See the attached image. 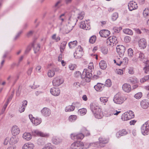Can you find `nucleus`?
<instances>
[{
  "mask_svg": "<svg viewBox=\"0 0 149 149\" xmlns=\"http://www.w3.org/2000/svg\"><path fill=\"white\" fill-rule=\"evenodd\" d=\"M141 130L143 135H148L149 134V120L146 121L142 125Z\"/></svg>",
  "mask_w": 149,
  "mask_h": 149,
  "instance_id": "0eeeda50",
  "label": "nucleus"
},
{
  "mask_svg": "<svg viewBox=\"0 0 149 149\" xmlns=\"http://www.w3.org/2000/svg\"><path fill=\"white\" fill-rule=\"evenodd\" d=\"M127 99L125 97H123L119 94H116L115 95L113 99L114 102L117 104H120Z\"/></svg>",
  "mask_w": 149,
  "mask_h": 149,
  "instance_id": "423d86ee",
  "label": "nucleus"
},
{
  "mask_svg": "<svg viewBox=\"0 0 149 149\" xmlns=\"http://www.w3.org/2000/svg\"><path fill=\"white\" fill-rule=\"evenodd\" d=\"M86 109L85 108H83L79 110L78 113L81 115L83 116L86 114Z\"/></svg>",
  "mask_w": 149,
  "mask_h": 149,
  "instance_id": "a19ab883",
  "label": "nucleus"
},
{
  "mask_svg": "<svg viewBox=\"0 0 149 149\" xmlns=\"http://www.w3.org/2000/svg\"><path fill=\"white\" fill-rule=\"evenodd\" d=\"M118 17V13H115L113 14L111 19L113 21H115L117 19Z\"/></svg>",
  "mask_w": 149,
  "mask_h": 149,
  "instance_id": "603ef678",
  "label": "nucleus"
},
{
  "mask_svg": "<svg viewBox=\"0 0 149 149\" xmlns=\"http://www.w3.org/2000/svg\"><path fill=\"white\" fill-rule=\"evenodd\" d=\"M22 137L24 139L27 141L30 140L32 138L31 134L29 133L26 132L23 134Z\"/></svg>",
  "mask_w": 149,
  "mask_h": 149,
  "instance_id": "c85d7f7f",
  "label": "nucleus"
},
{
  "mask_svg": "<svg viewBox=\"0 0 149 149\" xmlns=\"http://www.w3.org/2000/svg\"><path fill=\"white\" fill-rule=\"evenodd\" d=\"M77 118L76 116L72 115L70 116L69 117V120L70 121L73 122L75 121Z\"/></svg>",
  "mask_w": 149,
  "mask_h": 149,
  "instance_id": "a18cd8bd",
  "label": "nucleus"
},
{
  "mask_svg": "<svg viewBox=\"0 0 149 149\" xmlns=\"http://www.w3.org/2000/svg\"><path fill=\"white\" fill-rule=\"evenodd\" d=\"M84 135L82 133H80L77 134V139H82L84 137Z\"/></svg>",
  "mask_w": 149,
  "mask_h": 149,
  "instance_id": "13d9d810",
  "label": "nucleus"
},
{
  "mask_svg": "<svg viewBox=\"0 0 149 149\" xmlns=\"http://www.w3.org/2000/svg\"><path fill=\"white\" fill-rule=\"evenodd\" d=\"M70 137L72 139L74 140H77V134H71L70 135Z\"/></svg>",
  "mask_w": 149,
  "mask_h": 149,
  "instance_id": "bf43d9fd",
  "label": "nucleus"
},
{
  "mask_svg": "<svg viewBox=\"0 0 149 149\" xmlns=\"http://www.w3.org/2000/svg\"><path fill=\"white\" fill-rule=\"evenodd\" d=\"M100 101L103 103L106 102L108 100V98L106 97H102L100 98Z\"/></svg>",
  "mask_w": 149,
  "mask_h": 149,
  "instance_id": "6e6d98bb",
  "label": "nucleus"
},
{
  "mask_svg": "<svg viewBox=\"0 0 149 149\" xmlns=\"http://www.w3.org/2000/svg\"><path fill=\"white\" fill-rule=\"evenodd\" d=\"M48 76L50 77H52L55 75V72L52 69L48 71L47 72Z\"/></svg>",
  "mask_w": 149,
  "mask_h": 149,
  "instance_id": "37998d69",
  "label": "nucleus"
},
{
  "mask_svg": "<svg viewBox=\"0 0 149 149\" xmlns=\"http://www.w3.org/2000/svg\"><path fill=\"white\" fill-rule=\"evenodd\" d=\"M116 38L114 36H111L107 39V43L110 45L114 46L118 43Z\"/></svg>",
  "mask_w": 149,
  "mask_h": 149,
  "instance_id": "9d476101",
  "label": "nucleus"
},
{
  "mask_svg": "<svg viewBox=\"0 0 149 149\" xmlns=\"http://www.w3.org/2000/svg\"><path fill=\"white\" fill-rule=\"evenodd\" d=\"M69 67L70 70H73L76 68V65L75 64H70L69 65Z\"/></svg>",
  "mask_w": 149,
  "mask_h": 149,
  "instance_id": "e2e57ef3",
  "label": "nucleus"
},
{
  "mask_svg": "<svg viewBox=\"0 0 149 149\" xmlns=\"http://www.w3.org/2000/svg\"><path fill=\"white\" fill-rule=\"evenodd\" d=\"M86 24L85 22L84 21L81 22L80 23V27L81 28L83 29H84L86 30H89L90 29V26H88L87 28L85 27L86 26Z\"/></svg>",
  "mask_w": 149,
  "mask_h": 149,
  "instance_id": "f704fd0d",
  "label": "nucleus"
},
{
  "mask_svg": "<svg viewBox=\"0 0 149 149\" xmlns=\"http://www.w3.org/2000/svg\"><path fill=\"white\" fill-rule=\"evenodd\" d=\"M128 6L130 10L131 11L137 9L138 7L136 3L133 1L130 2Z\"/></svg>",
  "mask_w": 149,
  "mask_h": 149,
  "instance_id": "4468645a",
  "label": "nucleus"
},
{
  "mask_svg": "<svg viewBox=\"0 0 149 149\" xmlns=\"http://www.w3.org/2000/svg\"><path fill=\"white\" fill-rule=\"evenodd\" d=\"M53 146L51 143H49L42 149H53Z\"/></svg>",
  "mask_w": 149,
  "mask_h": 149,
  "instance_id": "8fccbe9b",
  "label": "nucleus"
},
{
  "mask_svg": "<svg viewBox=\"0 0 149 149\" xmlns=\"http://www.w3.org/2000/svg\"><path fill=\"white\" fill-rule=\"evenodd\" d=\"M131 40V38L128 36H125L124 39L125 41L127 43L129 42Z\"/></svg>",
  "mask_w": 149,
  "mask_h": 149,
  "instance_id": "680f3d73",
  "label": "nucleus"
},
{
  "mask_svg": "<svg viewBox=\"0 0 149 149\" xmlns=\"http://www.w3.org/2000/svg\"><path fill=\"white\" fill-rule=\"evenodd\" d=\"M140 61L143 62H146V63L148 62V60H147L145 57L143 53L140 52L139 53V56L138 57Z\"/></svg>",
  "mask_w": 149,
  "mask_h": 149,
  "instance_id": "c756f323",
  "label": "nucleus"
},
{
  "mask_svg": "<svg viewBox=\"0 0 149 149\" xmlns=\"http://www.w3.org/2000/svg\"><path fill=\"white\" fill-rule=\"evenodd\" d=\"M148 63H146V66L144 68L143 70L144 71V72L145 73H148V72L149 71V65H148Z\"/></svg>",
  "mask_w": 149,
  "mask_h": 149,
  "instance_id": "3c124183",
  "label": "nucleus"
},
{
  "mask_svg": "<svg viewBox=\"0 0 149 149\" xmlns=\"http://www.w3.org/2000/svg\"><path fill=\"white\" fill-rule=\"evenodd\" d=\"M134 117V115L132 111H130L129 112H125L121 116V119L123 120H127L133 118Z\"/></svg>",
  "mask_w": 149,
  "mask_h": 149,
  "instance_id": "39448f33",
  "label": "nucleus"
},
{
  "mask_svg": "<svg viewBox=\"0 0 149 149\" xmlns=\"http://www.w3.org/2000/svg\"><path fill=\"white\" fill-rule=\"evenodd\" d=\"M143 15L144 17L147 19L149 18V9H145L143 11Z\"/></svg>",
  "mask_w": 149,
  "mask_h": 149,
  "instance_id": "58836bf2",
  "label": "nucleus"
},
{
  "mask_svg": "<svg viewBox=\"0 0 149 149\" xmlns=\"http://www.w3.org/2000/svg\"><path fill=\"white\" fill-rule=\"evenodd\" d=\"M128 82L134 84L137 82L138 80L135 77H130L128 79Z\"/></svg>",
  "mask_w": 149,
  "mask_h": 149,
  "instance_id": "e433bc0d",
  "label": "nucleus"
},
{
  "mask_svg": "<svg viewBox=\"0 0 149 149\" xmlns=\"http://www.w3.org/2000/svg\"><path fill=\"white\" fill-rule=\"evenodd\" d=\"M91 109L95 118H101L103 116V113L100 108L96 104L91 103L90 105Z\"/></svg>",
  "mask_w": 149,
  "mask_h": 149,
  "instance_id": "f257e3e1",
  "label": "nucleus"
},
{
  "mask_svg": "<svg viewBox=\"0 0 149 149\" xmlns=\"http://www.w3.org/2000/svg\"><path fill=\"white\" fill-rule=\"evenodd\" d=\"M69 24L64 26L62 29L63 33L67 34L69 33L71 31L74 26L75 25L73 24L72 22L69 20L68 22Z\"/></svg>",
  "mask_w": 149,
  "mask_h": 149,
  "instance_id": "1a4fd4ad",
  "label": "nucleus"
},
{
  "mask_svg": "<svg viewBox=\"0 0 149 149\" xmlns=\"http://www.w3.org/2000/svg\"><path fill=\"white\" fill-rule=\"evenodd\" d=\"M123 32L127 34L130 35H132L133 34V32L130 29H123Z\"/></svg>",
  "mask_w": 149,
  "mask_h": 149,
  "instance_id": "79ce46f5",
  "label": "nucleus"
},
{
  "mask_svg": "<svg viewBox=\"0 0 149 149\" xmlns=\"http://www.w3.org/2000/svg\"><path fill=\"white\" fill-rule=\"evenodd\" d=\"M50 92L52 95L57 96L60 94V91L58 88H53L51 89Z\"/></svg>",
  "mask_w": 149,
  "mask_h": 149,
  "instance_id": "dca6fc26",
  "label": "nucleus"
},
{
  "mask_svg": "<svg viewBox=\"0 0 149 149\" xmlns=\"http://www.w3.org/2000/svg\"><path fill=\"white\" fill-rule=\"evenodd\" d=\"M111 85V82L110 79H108L105 82V85L107 87H110Z\"/></svg>",
  "mask_w": 149,
  "mask_h": 149,
  "instance_id": "4d7b16f0",
  "label": "nucleus"
},
{
  "mask_svg": "<svg viewBox=\"0 0 149 149\" xmlns=\"http://www.w3.org/2000/svg\"><path fill=\"white\" fill-rule=\"evenodd\" d=\"M149 79V75L145 76L143 78H141L140 81L141 83H143L145 81H146Z\"/></svg>",
  "mask_w": 149,
  "mask_h": 149,
  "instance_id": "864d4df0",
  "label": "nucleus"
},
{
  "mask_svg": "<svg viewBox=\"0 0 149 149\" xmlns=\"http://www.w3.org/2000/svg\"><path fill=\"white\" fill-rule=\"evenodd\" d=\"M33 69V67H31L29 68L27 71V74L28 75H31Z\"/></svg>",
  "mask_w": 149,
  "mask_h": 149,
  "instance_id": "338daca9",
  "label": "nucleus"
},
{
  "mask_svg": "<svg viewBox=\"0 0 149 149\" xmlns=\"http://www.w3.org/2000/svg\"><path fill=\"white\" fill-rule=\"evenodd\" d=\"M143 15L144 17L147 19L149 18V9H145L143 11Z\"/></svg>",
  "mask_w": 149,
  "mask_h": 149,
  "instance_id": "4c0bfd02",
  "label": "nucleus"
},
{
  "mask_svg": "<svg viewBox=\"0 0 149 149\" xmlns=\"http://www.w3.org/2000/svg\"><path fill=\"white\" fill-rule=\"evenodd\" d=\"M128 54L130 57H132L134 55L133 51L131 48H129L128 50Z\"/></svg>",
  "mask_w": 149,
  "mask_h": 149,
  "instance_id": "de8ad7c7",
  "label": "nucleus"
},
{
  "mask_svg": "<svg viewBox=\"0 0 149 149\" xmlns=\"http://www.w3.org/2000/svg\"><path fill=\"white\" fill-rule=\"evenodd\" d=\"M90 65L88 66V70L84 69L81 76V79H85L86 81L88 82L90 81L92 76L91 72L93 67V63H91Z\"/></svg>",
  "mask_w": 149,
  "mask_h": 149,
  "instance_id": "f03ea898",
  "label": "nucleus"
},
{
  "mask_svg": "<svg viewBox=\"0 0 149 149\" xmlns=\"http://www.w3.org/2000/svg\"><path fill=\"white\" fill-rule=\"evenodd\" d=\"M99 142H98L99 143L98 145L99 146L98 147H99L100 146V144H106L108 143L109 140V139H106L105 138L101 137H100L99 139Z\"/></svg>",
  "mask_w": 149,
  "mask_h": 149,
  "instance_id": "393cba45",
  "label": "nucleus"
},
{
  "mask_svg": "<svg viewBox=\"0 0 149 149\" xmlns=\"http://www.w3.org/2000/svg\"><path fill=\"white\" fill-rule=\"evenodd\" d=\"M102 86H103V84L98 83L97 85L94 86V88L97 91H101L102 90Z\"/></svg>",
  "mask_w": 149,
  "mask_h": 149,
  "instance_id": "72a5a7b5",
  "label": "nucleus"
},
{
  "mask_svg": "<svg viewBox=\"0 0 149 149\" xmlns=\"http://www.w3.org/2000/svg\"><path fill=\"white\" fill-rule=\"evenodd\" d=\"M64 81L63 79L58 76L54 77L52 81L53 85L55 86H58L62 84Z\"/></svg>",
  "mask_w": 149,
  "mask_h": 149,
  "instance_id": "6e6552de",
  "label": "nucleus"
},
{
  "mask_svg": "<svg viewBox=\"0 0 149 149\" xmlns=\"http://www.w3.org/2000/svg\"><path fill=\"white\" fill-rule=\"evenodd\" d=\"M116 51L120 56H123L125 51V47L123 45H118L116 47Z\"/></svg>",
  "mask_w": 149,
  "mask_h": 149,
  "instance_id": "9b49d317",
  "label": "nucleus"
},
{
  "mask_svg": "<svg viewBox=\"0 0 149 149\" xmlns=\"http://www.w3.org/2000/svg\"><path fill=\"white\" fill-rule=\"evenodd\" d=\"M122 29V28L120 27H115L113 29L114 32L116 33H118Z\"/></svg>",
  "mask_w": 149,
  "mask_h": 149,
  "instance_id": "5fc2aeb1",
  "label": "nucleus"
},
{
  "mask_svg": "<svg viewBox=\"0 0 149 149\" xmlns=\"http://www.w3.org/2000/svg\"><path fill=\"white\" fill-rule=\"evenodd\" d=\"M36 42L35 40L32 43L29 45L27 47L25 52V54H28L31 50V47H33L34 48V53H36L38 52L40 49V46L39 44H36Z\"/></svg>",
  "mask_w": 149,
  "mask_h": 149,
  "instance_id": "20e7f679",
  "label": "nucleus"
},
{
  "mask_svg": "<svg viewBox=\"0 0 149 149\" xmlns=\"http://www.w3.org/2000/svg\"><path fill=\"white\" fill-rule=\"evenodd\" d=\"M143 96V93L141 92H139L136 93L134 95V97L137 99H140Z\"/></svg>",
  "mask_w": 149,
  "mask_h": 149,
  "instance_id": "c03bdc74",
  "label": "nucleus"
},
{
  "mask_svg": "<svg viewBox=\"0 0 149 149\" xmlns=\"http://www.w3.org/2000/svg\"><path fill=\"white\" fill-rule=\"evenodd\" d=\"M33 135L35 136H40L41 137H47L49 136V134L44 133L37 130H34L32 132Z\"/></svg>",
  "mask_w": 149,
  "mask_h": 149,
  "instance_id": "f8f14e48",
  "label": "nucleus"
},
{
  "mask_svg": "<svg viewBox=\"0 0 149 149\" xmlns=\"http://www.w3.org/2000/svg\"><path fill=\"white\" fill-rule=\"evenodd\" d=\"M27 104V101L25 100L22 102V104L21 107L19 108V111L20 113L24 112L25 110V108Z\"/></svg>",
  "mask_w": 149,
  "mask_h": 149,
  "instance_id": "cd10ccee",
  "label": "nucleus"
},
{
  "mask_svg": "<svg viewBox=\"0 0 149 149\" xmlns=\"http://www.w3.org/2000/svg\"><path fill=\"white\" fill-rule=\"evenodd\" d=\"M77 42L76 40L69 42L68 44L70 48H73L77 45Z\"/></svg>",
  "mask_w": 149,
  "mask_h": 149,
  "instance_id": "ea45409f",
  "label": "nucleus"
},
{
  "mask_svg": "<svg viewBox=\"0 0 149 149\" xmlns=\"http://www.w3.org/2000/svg\"><path fill=\"white\" fill-rule=\"evenodd\" d=\"M52 141L53 144L55 145H58L61 143L62 139L60 137L55 136L53 137Z\"/></svg>",
  "mask_w": 149,
  "mask_h": 149,
  "instance_id": "412c9836",
  "label": "nucleus"
},
{
  "mask_svg": "<svg viewBox=\"0 0 149 149\" xmlns=\"http://www.w3.org/2000/svg\"><path fill=\"white\" fill-rule=\"evenodd\" d=\"M33 119L34 120H32V123L35 125L37 126L40 124L42 122V119L41 118L36 117Z\"/></svg>",
  "mask_w": 149,
  "mask_h": 149,
  "instance_id": "bb28decb",
  "label": "nucleus"
},
{
  "mask_svg": "<svg viewBox=\"0 0 149 149\" xmlns=\"http://www.w3.org/2000/svg\"><path fill=\"white\" fill-rule=\"evenodd\" d=\"M83 52H75L74 53V57L76 58H81L82 56Z\"/></svg>",
  "mask_w": 149,
  "mask_h": 149,
  "instance_id": "473e14b6",
  "label": "nucleus"
},
{
  "mask_svg": "<svg viewBox=\"0 0 149 149\" xmlns=\"http://www.w3.org/2000/svg\"><path fill=\"white\" fill-rule=\"evenodd\" d=\"M101 51L104 54H106L108 52L107 49L105 47H103L101 48Z\"/></svg>",
  "mask_w": 149,
  "mask_h": 149,
  "instance_id": "052dcab7",
  "label": "nucleus"
},
{
  "mask_svg": "<svg viewBox=\"0 0 149 149\" xmlns=\"http://www.w3.org/2000/svg\"><path fill=\"white\" fill-rule=\"evenodd\" d=\"M122 63H124L125 64H127L128 63V59L127 57H125L123 60Z\"/></svg>",
  "mask_w": 149,
  "mask_h": 149,
  "instance_id": "69168bd1",
  "label": "nucleus"
},
{
  "mask_svg": "<svg viewBox=\"0 0 149 149\" xmlns=\"http://www.w3.org/2000/svg\"><path fill=\"white\" fill-rule=\"evenodd\" d=\"M82 132L84 133L86 136H89L90 135L89 132L86 128L84 127L82 128Z\"/></svg>",
  "mask_w": 149,
  "mask_h": 149,
  "instance_id": "49530a36",
  "label": "nucleus"
},
{
  "mask_svg": "<svg viewBox=\"0 0 149 149\" xmlns=\"http://www.w3.org/2000/svg\"><path fill=\"white\" fill-rule=\"evenodd\" d=\"M120 112V111H118L113 109H111L110 111L108 113V114L110 116H111L113 115H117Z\"/></svg>",
  "mask_w": 149,
  "mask_h": 149,
  "instance_id": "2f4dec72",
  "label": "nucleus"
},
{
  "mask_svg": "<svg viewBox=\"0 0 149 149\" xmlns=\"http://www.w3.org/2000/svg\"><path fill=\"white\" fill-rule=\"evenodd\" d=\"M34 147V145L30 142L24 144L22 147V149H33Z\"/></svg>",
  "mask_w": 149,
  "mask_h": 149,
  "instance_id": "6ab92c4d",
  "label": "nucleus"
},
{
  "mask_svg": "<svg viewBox=\"0 0 149 149\" xmlns=\"http://www.w3.org/2000/svg\"><path fill=\"white\" fill-rule=\"evenodd\" d=\"M67 42L65 41H63L61 44V47L62 48V49H63V51H64V49L65 48V47L67 44Z\"/></svg>",
  "mask_w": 149,
  "mask_h": 149,
  "instance_id": "0e129e2a",
  "label": "nucleus"
},
{
  "mask_svg": "<svg viewBox=\"0 0 149 149\" xmlns=\"http://www.w3.org/2000/svg\"><path fill=\"white\" fill-rule=\"evenodd\" d=\"M99 33L101 37L106 38L110 35V31L107 30H103L100 31Z\"/></svg>",
  "mask_w": 149,
  "mask_h": 149,
  "instance_id": "a211bd4d",
  "label": "nucleus"
},
{
  "mask_svg": "<svg viewBox=\"0 0 149 149\" xmlns=\"http://www.w3.org/2000/svg\"><path fill=\"white\" fill-rule=\"evenodd\" d=\"M71 13V15L69 17V20L72 22L74 25L76 24L78 19L81 20L83 18L84 14V12H82L77 15L74 11H72Z\"/></svg>",
  "mask_w": 149,
  "mask_h": 149,
  "instance_id": "7ed1b4c3",
  "label": "nucleus"
},
{
  "mask_svg": "<svg viewBox=\"0 0 149 149\" xmlns=\"http://www.w3.org/2000/svg\"><path fill=\"white\" fill-rule=\"evenodd\" d=\"M65 14H63L61 15L59 17V19L61 21V22H63L64 20V18L65 17Z\"/></svg>",
  "mask_w": 149,
  "mask_h": 149,
  "instance_id": "774afa93",
  "label": "nucleus"
},
{
  "mask_svg": "<svg viewBox=\"0 0 149 149\" xmlns=\"http://www.w3.org/2000/svg\"><path fill=\"white\" fill-rule=\"evenodd\" d=\"M99 143L98 142H96L94 143H86L84 144V149H87L89 148L90 146H92L94 147H98L99 146L98 145Z\"/></svg>",
  "mask_w": 149,
  "mask_h": 149,
  "instance_id": "b1692460",
  "label": "nucleus"
},
{
  "mask_svg": "<svg viewBox=\"0 0 149 149\" xmlns=\"http://www.w3.org/2000/svg\"><path fill=\"white\" fill-rule=\"evenodd\" d=\"M75 109V107L73 105H69L67 106L65 108L66 112H70L73 111Z\"/></svg>",
  "mask_w": 149,
  "mask_h": 149,
  "instance_id": "c9c22d12",
  "label": "nucleus"
},
{
  "mask_svg": "<svg viewBox=\"0 0 149 149\" xmlns=\"http://www.w3.org/2000/svg\"><path fill=\"white\" fill-rule=\"evenodd\" d=\"M96 39V36H93L90 38L89 41L91 43L93 44L95 42Z\"/></svg>",
  "mask_w": 149,
  "mask_h": 149,
  "instance_id": "09e8293b",
  "label": "nucleus"
},
{
  "mask_svg": "<svg viewBox=\"0 0 149 149\" xmlns=\"http://www.w3.org/2000/svg\"><path fill=\"white\" fill-rule=\"evenodd\" d=\"M139 45L141 49H144L146 48L147 46L146 41L145 39L142 38L139 41Z\"/></svg>",
  "mask_w": 149,
  "mask_h": 149,
  "instance_id": "2eb2a0df",
  "label": "nucleus"
},
{
  "mask_svg": "<svg viewBox=\"0 0 149 149\" xmlns=\"http://www.w3.org/2000/svg\"><path fill=\"white\" fill-rule=\"evenodd\" d=\"M11 132L14 136H16V135L19 134L20 132V130L17 126L14 125L12 128Z\"/></svg>",
  "mask_w": 149,
  "mask_h": 149,
  "instance_id": "f3484780",
  "label": "nucleus"
},
{
  "mask_svg": "<svg viewBox=\"0 0 149 149\" xmlns=\"http://www.w3.org/2000/svg\"><path fill=\"white\" fill-rule=\"evenodd\" d=\"M127 134V132L125 130L123 129L119 130L118 132L116 134V136L118 138L121 136Z\"/></svg>",
  "mask_w": 149,
  "mask_h": 149,
  "instance_id": "5701e85b",
  "label": "nucleus"
},
{
  "mask_svg": "<svg viewBox=\"0 0 149 149\" xmlns=\"http://www.w3.org/2000/svg\"><path fill=\"white\" fill-rule=\"evenodd\" d=\"M41 113L42 116L47 117L49 116L51 114V111L48 108L44 107L41 110Z\"/></svg>",
  "mask_w": 149,
  "mask_h": 149,
  "instance_id": "ddd939ff",
  "label": "nucleus"
},
{
  "mask_svg": "<svg viewBox=\"0 0 149 149\" xmlns=\"http://www.w3.org/2000/svg\"><path fill=\"white\" fill-rule=\"evenodd\" d=\"M140 105L142 108L146 109L149 107V102L147 100H143L141 101Z\"/></svg>",
  "mask_w": 149,
  "mask_h": 149,
  "instance_id": "aec40b11",
  "label": "nucleus"
},
{
  "mask_svg": "<svg viewBox=\"0 0 149 149\" xmlns=\"http://www.w3.org/2000/svg\"><path fill=\"white\" fill-rule=\"evenodd\" d=\"M99 66L100 68L102 69H105L107 67L106 61L104 60L101 61L99 63Z\"/></svg>",
  "mask_w": 149,
  "mask_h": 149,
  "instance_id": "7c9ffc66",
  "label": "nucleus"
},
{
  "mask_svg": "<svg viewBox=\"0 0 149 149\" xmlns=\"http://www.w3.org/2000/svg\"><path fill=\"white\" fill-rule=\"evenodd\" d=\"M18 141V139L17 136H13L9 139V143L10 145H13L17 143Z\"/></svg>",
  "mask_w": 149,
  "mask_h": 149,
  "instance_id": "a878e982",
  "label": "nucleus"
},
{
  "mask_svg": "<svg viewBox=\"0 0 149 149\" xmlns=\"http://www.w3.org/2000/svg\"><path fill=\"white\" fill-rule=\"evenodd\" d=\"M122 88L123 90L127 93L130 92L131 90V86L128 84H124L123 85Z\"/></svg>",
  "mask_w": 149,
  "mask_h": 149,
  "instance_id": "4be33fe9",
  "label": "nucleus"
}]
</instances>
